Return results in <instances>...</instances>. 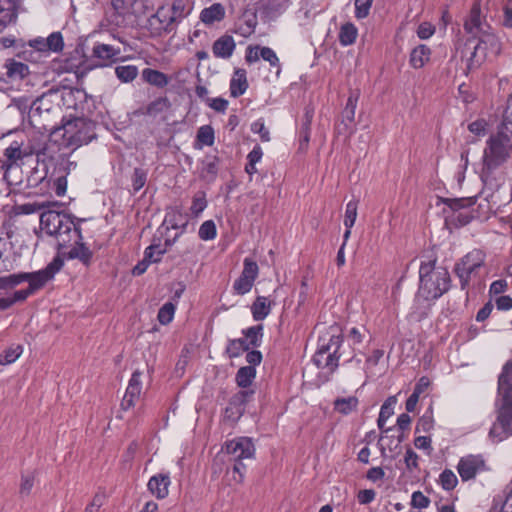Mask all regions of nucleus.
Returning a JSON list of instances; mask_svg holds the SVG:
<instances>
[{"instance_id":"54","label":"nucleus","mask_w":512,"mask_h":512,"mask_svg":"<svg viewBox=\"0 0 512 512\" xmlns=\"http://www.w3.org/2000/svg\"><path fill=\"white\" fill-rule=\"evenodd\" d=\"M147 181V172L141 168H135L132 176V187L136 193L141 190Z\"/></svg>"},{"instance_id":"25","label":"nucleus","mask_w":512,"mask_h":512,"mask_svg":"<svg viewBox=\"0 0 512 512\" xmlns=\"http://www.w3.org/2000/svg\"><path fill=\"white\" fill-rule=\"evenodd\" d=\"M226 10L221 3H213L211 6L204 8L200 13V20L205 25H213L225 18Z\"/></svg>"},{"instance_id":"27","label":"nucleus","mask_w":512,"mask_h":512,"mask_svg":"<svg viewBox=\"0 0 512 512\" xmlns=\"http://www.w3.org/2000/svg\"><path fill=\"white\" fill-rule=\"evenodd\" d=\"M4 67L7 78L11 81L22 80L29 74L28 65L15 59H7Z\"/></svg>"},{"instance_id":"23","label":"nucleus","mask_w":512,"mask_h":512,"mask_svg":"<svg viewBox=\"0 0 512 512\" xmlns=\"http://www.w3.org/2000/svg\"><path fill=\"white\" fill-rule=\"evenodd\" d=\"M464 29L468 34H479L483 30L482 18H481V6L479 2H475L470 10V13L464 21Z\"/></svg>"},{"instance_id":"2","label":"nucleus","mask_w":512,"mask_h":512,"mask_svg":"<svg viewBox=\"0 0 512 512\" xmlns=\"http://www.w3.org/2000/svg\"><path fill=\"white\" fill-rule=\"evenodd\" d=\"M437 258L432 257L422 261L419 267L418 295L427 301H435L447 293L452 280L445 267H437Z\"/></svg>"},{"instance_id":"6","label":"nucleus","mask_w":512,"mask_h":512,"mask_svg":"<svg viewBox=\"0 0 512 512\" xmlns=\"http://www.w3.org/2000/svg\"><path fill=\"white\" fill-rule=\"evenodd\" d=\"M343 343V335L329 334V338H319L318 348L314 355V363L318 367L326 368L330 373H334L339 366L341 353L339 349Z\"/></svg>"},{"instance_id":"41","label":"nucleus","mask_w":512,"mask_h":512,"mask_svg":"<svg viewBox=\"0 0 512 512\" xmlns=\"http://www.w3.org/2000/svg\"><path fill=\"white\" fill-rule=\"evenodd\" d=\"M196 142L199 144V149H201L203 146H212L215 142V133L212 126H201L197 131Z\"/></svg>"},{"instance_id":"63","label":"nucleus","mask_w":512,"mask_h":512,"mask_svg":"<svg viewBox=\"0 0 512 512\" xmlns=\"http://www.w3.org/2000/svg\"><path fill=\"white\" fill-rule=\"evenodd\" d=\"M207 104L210 108L215 110L216 112L224 113L228 108V100L222 98V97H216V98H208Z\"/></svg>"},{"instance_id":"39","label":"nucleus","mask_w":512,"mask_h":512,"mask_svg":"<svg viewBox=\"0 0 512 512\" xmlns=\"http://www.w3.org/2000/svg\"><path fill=\"white\" fill-rule=\"evenodd\" d=\"M256 377V368L252 366H243L236 373L235 380L239 387H249Z\"/></svg>"},{"instance_id":"10","label":"nucleus","mask_w":512,"mask_h":512,"mask_svg":"<svg viewBox=\"0 0 512 512\" xmlns=\"http://www.w3.org/2000/svg\"><path fill=\"white\" fill-rule=\"evenodd\" d=\"M64 265L63 259L58 255L56 256L44 269L33 273H23L27 276L26 281L29 283V289L32 293L43 288L47 282L52 280L57 272L61 270Z\"/></svg>"},{"instance_id":"22","label":"nucleus","mask_w":512,"mask_h":512,"mask_svg":"<svg viewBox=\"0 0 512 512\" xmlns=\"http://www.w3.org/2000/svg\"><path fill=\"white\" fill-rule=\"evenodd\" d=\"M111 4L119 15H139L144 12L143 0H112Z\"/></svg>"},{"instance_id":"62","label":"nucleus","mask_w":512,"mask_h":512,"mask_svg":"<svg viewBox=\"0 0 512 512\" xmlns=\"http://www.w3.org/2000/svg\"><path fill=\"white\" fill-rule=\"evenodd\" d=\"M233 479L236 483H242L245 478V474L247 471V467L244 464L243 460H233Z\"/></svg>"},{"instance_id":"13","label":"nucleus","mask_w":512,"mask_h":512,"mask_svg":"<svg viewBox=\"0 0 512 512\" xmlns=\"http://www.w3.org/2000/svg\"><path fill=\"white\" fill-rule=\"evenodd\" d=\"M73 132V126H71V121L66 122L64 125L60 127H55L49 135V139L47 144L44 147H48L46 156L52 158L50 155V151L52 146H57L58 150L62 149H71L75 150L74 141L71 133Z\"/></svg>"},{"instance_id":"40","label":"nucleus","mask_w":512,"mask_h":512,"mask_svg":"<svg viewBox=\"0 0 512 512\" xmlns=\"http://www.w3.org/2000/svg\"><path fill=\"white\" fill-rule=\"evenodd\" d=\"M249 350V345L243 338L230 339L226 346V354L229 358H237L242 355L243 352Z\"/></svg>"},{"instance_id":"45","label":"nucleus","mask_w":512,"mask_h":512,"mask_svg":"<svg viewBox=\"0 0 512 512\" xmlns=\"http://www.w3.org/2000/svg\"><path fill=\"white\" fill-rule=\"evenodd\" d=\"M166 253V248H162L161 243H152L144 251V259L151 263H158Z\"/></svg>"},{"instance_id":"1","label":"nucleus","mask_w":512,"mask_h":512,"mask_svg":"<svg viewBox=\"0 0 512 512\" xmlns=\"http://www.w3.org/2000/svg\"><path fill=\"white\" fill-rule=\"evenodd\" d=\"M40 226L48 235L55 236L58 250H62L72 241H82L84 233L93 234L92 218H76L54 210L44 211L40 215Z\"/></svg>"},{"instance_id":"49","label":"nucleus","mask_w":512,"mask_h":512,"mask_svg":"<svg viewBox=\"0 0 512 512\" xmlns=\"http://www.w3.org/2000/svg\"><path fill=\"white\" fill-rule=\"evenodd\" d=\"M358 201L351 200L346 205L344 226L346 228H352L357 218Z\"/></svg>"},{"instance_id":"46","label":"nucleus","mask_w":512,"mask_h":512,"mask_svg":"<svg viewBox=\"0 0 512 512\" xmlns=\"http://www.w3.org/2000/svg\"><path fill=\"white\" fill-rule=\"evenodd\" d=\"M27 276L23 273L10 274L0 277V289H12L26 281Z\"/></svg>"},{"instance_id":"56","label":"nucleus","mask_w":512,"mask_h":512,"mask_svg":"<svg viewBox=\"0 0 512 512\" xmlns=\"http://www.w3.org/2000/svg\"><path fill=\"white\" fill-rule=\"evenodd\" d=\"M47 46L48 50L58 52L63 49L64 43L61 33L54 32L52 33L44 43Z\"/></svg>"},{"instance_id":"50","label":"nucleus","mask_w":512,"mask_h":512,"mask_svg":"<svg viewBox=\"0 0 512 512\" xmlns=\"http://www.w3.org/2000/svg\"><path fill=\"white\" fill-rule=\"evenodd\" d=\"M475 202L476 198L474 197L445 199L444 201V203L453 211H458L463 208L471 207L475 204Z\"/></svg>"},{"instance_id":"48","label":"nucleus","mask_w":512,"mask_h":512,"mask_svg":"<svg viewBox=\"0 0 512 512\" xmlns=\"http://www.w3.org/2000/svg\"><path fill=\"white\" fill-rule=\"evenodd\" d=\"M198 235L203 241L213 240L217 235V229L214 221H204L199 228Z\"/></svg>"},{"instance_id":"28","label":"nucleus","mask_w":512,"mask_h":512,"mask_svg":"<svg viewBox=\"0 0 512 512\" xmlns=\"http://www.w3.org/2000/svg\"><path fill=\"white\" fill-rule=\"evenodd\" d=\"M430 57L431 49L425 44H419L412 49L409 63L414 69H421L429 62Z\"/></svg>"},{"instance_id":"51","label":"nucleus","mask_w":512,"mask_h":512,"mask_svg":"<svg viewBox=\"0 0 512 512\" xmlns=\"http://www.w3.org/2000/svg\"><path fill=\"white\" fill-rule=\"evenodd\" d=\"M22 351L23 350L20 345L8 348L0 355V365H8L15 362L22 354Z\"/></svg>"},{"instance_id":"34","label":"nucleus","mask_w":512,"mask_h":512,"mask_svg":"<svg viewBox=\"0 0 512 512\" xmlns=\"http://www.w3.org/2000/svg\"><path fill=\"white\" fill-rule=\"evenodd\" d=\"M263 329V325L258 324L242 330V334L244 335L243 339L248 343L249 349L258 348L261 346L263 339Z\"/></svg>"},{"instance_id":"44","label":"nucleus","mask_w":512,"mask_h":512,"mask_svg":"<svg viewBox=\"0 0 512 512\" xmlns=\"http://www.w3.org/2000/svg\"><path fill=\"white\" fill-rule=\"evenodd\" d=\"M175 312L176 304L170 301L166 302L163 306L160 307L157 314V320L161 325H168L173 321Z\"/></svg>"},{"instance_id":"12","label":"nucleus","mask_w":512,"mask_h":512,"mask_svg":"<svg viewBox=\"0 0 512 512\" xmlns=\"http://www.w3.org/2000/svg\"><path fill=\"white\" fill-rule=\"evenodd\" d=\"M258 274L259 267L256 261L251 258H245L243 261V270L233 283L234 292L237 295H245L250 292Z\"/></svg>"},{"instance_id":"18","label":"nucleus","mask_w":512,"mask_h":512,"mask_svg":"<svg viewBox=\"0 0 512 512\" xmlns=\"http://www.w3.org/2000/svg\"><path fill=\"white\" fill-rule=\"evenodd\" d=\"M21 0H0V32L16 23Z\"/></svg>"},{"instance_id":"47","label":"nucleus","mask_w":512,"mask_h":512,"mask_svg":"<svg viewBox=\"0 0 512 512\" xmlns=\"http://www.w3.org/2000/svg\"><path fill=\"white\" fill-rule=\"evenodd\" d=\"M439 482L444 490L450 491L456 487L458 484V479L452 470L445 469L439 476Z\"/></svg>"},{"instance_id":"19","label":"nucleus","mask_w":512,"mask_h":512,"mask_svg":"<svg viewBox=\"0 0 512 512\" xmlns=\"http://www.w3.org/2000/svg\"><path fill=\"white\" fill-rule=\"evenodd\" d=\"M171 484L170 476L168 473H159L152 476L148 483L147 488L152 495L158 499H164L169 494V486Z\"/></svg>"},{"instance_id":"33","label":"nucleus","mask_w":512,"mask_h":512,"mask_svg":"<svg viewBox=\"0 0 512 512\" xmlns=\"http://www.w3.org/2000/svg\"><path fill=\"white\" fill-rule=\"evenodd\" d=\"M357 37L358 29L352 22H346L340 27L338 40L341 46L346 47L354 44Z\"/></svg>"},{"instance_id":"31","label":"nucleus","mask_w":512,"mask_h":512,"mask_svg":"<svg viewBox=\"0 0 512 512\" xmlns=\"http://www.w3.org/2000/svg\"><path fill=\"white\" fill-rule=\"evenodd\" d=\"M77 245L71 248L67 253L63 252L69 259H79L84 265L91 263L93 252L84 245L82 241H74Z\"/></svg>"},{"instance_id":"20","label":"nucleus","mask_w":512,"mask_h":512,"mask_svg":"<svg viewBox=\"0 0 512 512\" xmlns=\"http://www.w3.org/2000/svg\"><path fill=\"white\" fill-rule=\"evenodd\" d=\"M314 117V108L306 106L299 129V149L305 151L308 148L311 136V124Z\"/></svg>"},{"instance_id":"8","label":"nucleus","mask_w":512,"mask_h":512,"mask_svg":"<svg viewBox=\"0 0 512 512\" xmlns=\"http://www.w3.org/2000/svg\"><path fill=\"white\" fill-rule=\"evenodd\" d=\"M48 147L36 150L32 144L25 145L23 142L13 141L5 150V161L3 167L10 169L23 164V160L32 155L37 156L40 161L42 156H46Z\"/></svg>"},{"instance_id":"35","label":"nucleus","mask_w":512,"mask_h":512,"mask_svg":"<svg viewBox=\"0 0 512 512\" xmlns=\"http://www.w3.org/2000/svg\"><path fill=\"white\" fill-rule=\"evenodd\" d=\"M220 159L215 155L206 156L202 163L201 175L209 181L215 180L219 170Z\"/></svg>"},{"instance_id":"61","label":"nucleus","mask_w":512,"mask_h":512,"mask_svg":"<svg viewBox=\"0 0 512 512\" xmlns=\"http://www.w3.org/2000/svg\"><path fill=\"white\" fill-rule=\"evenodd\" d=\"M430 499L425 496L421 491H415L411 497V505L414 508L423 509L428 507Z\"/></svg>"},{"instance_id":"21","label":"nucleus","mask_w":512,"mask_h":512,"mask_svg":"<svg viewBox=\"0 0 512 512\" xmlns=\"http://www.w3.org/2000/svg\"><path fill=\"white\" fill-rule=\"evenodd\" d=\"M236 43L232 36L222 35L212 45V52L216 58L228 59L232 56Z\"/></svg>"},{"instance_id":"29","label":"nucleus","mask_w":512,"mask_h":512,"mask_svg":"<svg viewBox=\"0 0 512 512\" xmlns=\"http://www.w3.org/2000/svg\"><path fill=\"white\" fill-rule=\"evenodd\" d=\"M273 302L265 296H258L251 305L252 317L255 321L264 320L271 312Z\"/></svg>"},{"instance_id":"55","label":"nucleus","mask_w":512,"mask_h":512,"mask_svg":"<svg viewBox=\"0 0 512 512\" xmlns=\"http://www.w3.org/2000/svg\"><path fill=\"white\" fill-rule=\"evenodd\" d=\"M374 0H355V17L357 19L366 18L372 7Z\"/></svg>"},{"instance_id":"11","label":"nucleus","mask_w":512,"mask_h":512,"mask_svg":"<svg viewBox=\"0 0 512 512\" xmlns=\"http://www.w3.org/2000/svg\"><path fill=\"white\" fill-rule=\"evenodd\" d=\"M456 469L461 480L467 482L475 479L478 474L487 471L488 467L481 454H469L460 458Z\"/></svg>"},{"instance_id":"38","label":"nucleus","mask_w":512,"mask_h":512,"mask_svg":"<svg viewBox=\"0 0 512 512\" xmlns=\"http://www.w3.org/2000/svg\"><path fill=\"white\" fill-rule=\"evenodd\" d=\"M358 398L355 396H349L347 398H337L334 400V410L342 415H348L355 411L358 406Z\"/></svg>"},{"instance_id":"32","label":"nucleus","mask_w":512,"mask_h":512,"mask_svg":"<svg viewBox=\"0 0 512 512\" xmlns=\"http://www.w3.org/2000/svg\"><path fill=\"white\" fill-rule=\"evenodd\" d=\"M142 78L145 82L157 88H163L169 83V77L165 73L152 68L143 69Z\"/></svg>"},{"instance_id":"59","label":"nucleus","mask_w":512,"mask_h":512,"mask_svg":"<svg viewBox=\"0 0 512 512\" xmlns=\"http://www.w3.org/2000/svg\"><path fill=\"white\" fill-rule=\"evenodd\" d=\"M260 57L267 61L272 67L280 68V60L274 50L270 47L260 48Z\"/></svg>"},{"instance_id":"7","label":"nucleus","mask_w":512,"mask_h":512,"mask_svg":"<svg viewBox=\"0 0 512 512\" xmlns=\"http://www.w3.org/2000/svg\"><path fill=\"white\" fill-rule=\"evenodd\" d=\"M485 253L480 249H473L454 265L453 271L459 279L461 290H467L473 279L479 276V271L485 265Z\"/></svg>"},{"instance_id":"53","label":"nucleus","mask_w":512,"mask_h":512,"mask_svg":"<svg viewBox=\"0 0 512 512\" xmlns=\"http://www.w3.org/2000/svg\"><path fill=\"white\" fill-rule=\"evenodd\" d=\"M206 207H207V200L205 197V193H203V192L197 193L193 197V200H192V205L190 207L191 213L197 217L204 211V209Z\"/></svg>"},{"instance_id":"26","label":"nucleus","mask_w":512,"mask_h":512,"mask_svg":"<svg viewBox=\"0 0 512 512\" xmlns=\"http://www.w3.org/2000/svg\"><path fill=\"white\" fill-rule=\"evenodd\" d=\"M58 89L51 88L47 92L43 93L39 96L31 106V110L33 113L38 115H42L43 113H48L53 109V100L52 97L56 96L58 93Z\"/></svg>"},{"instance_id":"5","label":"nucleus","mask_w":512,"mask_h":512,"mask_svg":"<svg viewBox=\"0 0 512 512\" xmlns=\"http://www.w3.org/2000/svg\"><path fill=\"white\" fill-rule=\"evenodd\" d=\"M502 50V43L499 37L493 32L490 26L479 33V40L467 61V69L478 68L487 58L497 57Z\"/></svg>"},{"instance_id":"37","label":"nucleus","mask_w":512,"mask_h":512,"mask_svg":"<svg viewBox=\"0 0 512 512\" xmlns=\"http://www.w3.org/2000/svg\"><path fill=\"white\" fill-rule=\"evenodd\" d=\"M411 424V417L407 413H402L397 418V426L400 430V433L397 436L391 435V441L388 445L390 451H392V444H395V449L400 445V443L404 440V431L408 430Z\"/></svg>"},{"instance_id":"52","label":"nucleus","mask_w":512,"mask_h":512,"mask_svg":"<svg viewBox=\"0 0 512 512\" xmlns=\"http://www.w3.org/2000/svg\"><path fill=\"white\" fill-rule=\"evenodd\" d=\"M182 220V214L177 208H171L166 212L164 223L168 225V228L178 229L183 226L180 221Z\"/></svg>"},{"instance_id":"58","label":"nucleus","mask_w":512,"mask_h":512,"mask_svg":"<svg viewBox=\"0 0 512 512\" xmlns=\"http://www.w3.org/2000/svg\"><path fill=\"white\" fill-rule=\"evenodd\" d=\"M169 100L166 97H160L154 101H152L147 106V113L150 115H155L162 112L165 108H168Z\"/></svg>"},{"instance_id":"42","label":"nucleus","mask_w":512,"mask_h":512,"mask_svg":"<svg viewBox=\"0 0 512 512\" xmlns=\"http://www.w3.org/2000/svg\"><path fill=\"white\" fill-rule=\"evenodd\" d=\"M359 99V93H351L347 99L346 105L342 111L343 121L349 124L354 122L355 111Z\"/></svg>"},{"instance_id":"15","label":"nucleus","mask_w":512,"mask_h":512,"mask_svg":"<svg viewBox=\"0 0 512 512\" xmlns=\"http://www.w3.org/2000/svg\"><path fill=\"white\" fill-rule=\"evenodd\" d=\"M226 452L233 460L253 459L255 457V446L249 437H238L226 442Z\"/></svg>"},{"instance_id":"36","label":"nucleus","mask_w":512,"mask_h":512,"mask_svg":"<svg viewBox=\"0 0 512 512\" xmlns=\"http://www.w3.org/2000/svg\"><path fill=\"white\" fill-rule=\"evenodd\" d=\"M392 397L388 398L383 405L380 408V413L377 419V425L378 428L382 431V433H389L392 432L393 428H384L386 421L392 416L394 413L393 411V404L395 401H392Z\"/></svg>"},{"instance_id":"9","label":"nucleus","mask_w":512,"mask_h":512,"mask_svg":"<svg viewBox=\"0 0 512 512\" xmlns=\"http://www.w3.org/2000/svg\"><path fill=\"white\" fill-rule=\"evenodd\" d=\"M174 16L167 6H160L157 11L151 15L144 25L151 37H160L163 34L170 33L174 28Z\"/></svg>"},{"instance_id":"3","label":"nucleus","mask_w":512,"mask_h":512,"mask_svg":"<svg viewBox=\"0 0 512 512\" xmlns=\"http://www.w3.org/2000/svg\"><path fill=\"white\" fill-rule=\"evenodd\" d=\"M498 392L503 397V405L489 434L502 441L512 435V359L504 364L498 377Z\"/></svg>"},{"instance_id":"14","label":"nucleus","mask_w":512,"mask_h":512,"mask_svg":"<svg viewBox=\"0 0 512 512\" xmlns=\"http://www.w3.org/2000/svg\"><path fill=\"white\" fill-rule=\"evenodd\" d=\"M71 126L75 149L90 143L96 137V124L92 120L76 118L71 121Z\"/></svg>"},{"instance_id":"24","label":"nucleus","mask_w":512,"mask_h":512,"mask_svg":"<svg viewBox=\"0 0 512 512\" xmlns=\"http://www.w3.org/2000/svg\"><path fill=\"white\" fill-rule=\"evenodd\" d=\"M247 72L245 69L236 68L230 80V95L233 98L242 96L248 89Z\"/></svg>"},{"instance_id":"17","label":"nucleus","mask_w":512,"mask_h":512,"mask_svg":"<svg viewBox=\"0 0 512 512\" xmlns=\"http://www.w3.org/2000/svg\"><path fill=\"white\" fill-rule=\"evenodd\" d=\"M141 375L142 373L136 370L133 372L129 380L125 395L121 403V406L124 410H128L129 408L133 407L135 402L140 397L142 390Z\"/></svg>"},{"instance_id":"57","label":"nucleus","mask_w":512,"mask_h":512,"mask_svg":"<svg viewBox=\"0 0 512 512\" xmlns=\"http://www.w3.org/2000/svg\"><path fill=\"white\" fill-rule=\"evenodd\" d=\"M251 131L260 136L261 141H270V132L266 128L265 123L262 119H258L251 124Z\"/></svg>"},{"instance_id":"4","label":"nucleus","mask_w":512,"mask_h":512,"mask_svg":"<svg viewBox=\"0 0 512 512\" xmlns=\"http://www.w3.org/2000/svg\"><path fill=\"white\" fill-rule=\"evenodd\" d=\"M512 156V138L502 133L491 135L486 141L483 151V163L480 172L481 180L491 184L494 180L493 173Z\"/></svg>"},{"instance_id":"16","label":"nucleus","mask_w":512,"mask_h":512,"mask_svg":"<svg viewBox=\"0 0 512 512\" xmlns=\"http://www.w3.org/2000/svg\"><path fill=\"white\" fill-rule=\"evenodd\" d=\"M253 394V391H239L234 394L229 402L227 407L225 408L224 417L225 419L236 422L243 415L245 410V405L247 399L250 395Z\"/></svg>"},{"instance_id":"30","label":"nucleus","mask_w":512,"mask_h":512,"mask_svg":"<svg viewBox=\"0 0 512 512\" xmlns=\"http://www.w3.org/2000/svg\"><path fill=\"white\" fill-rule=\"evenodd\" d=\"M120 49L107 44H98V67H106L115 63L118 59Z\"/></svg>"},{"instance_id":"60","label":"nucleus","mask_w":512,"mask_h":512,"mask_svg":"<svg viewBox=\"0 0 512 512\" xmlns=\"http://www.w3.org/2000/svg\"><path fill=\"white\" fill-rule=\"evenodd\" d=\"M48 206H49L48 202L25 203V204L19 205L17 209H18L19 213L29 215V214H34Z\"/></svg>"},{"instance_id":"64","label":"nucleus","mask_w":512,"mask_h":512,"mask_svg":"<svg viewBox=\"0 0 512 512\" xmlns=\"http://www.w3.org/2000/svg\"><path fill=\"white\" fill-rule=\"evenodd\" d=\"M435 33V26L429 22H423L418 26L417 36L422 39H429Z\"/></svg>"},{"instance_id":"43","label":"nucleus","mask_w":512,"mask_h":512,"mask_svg":"<svg viewBox=\"0 0 512 512\" xmlns=\"http://www.w3.org/2000/svg\"><path fill=\"white\" fill-rule=\"evenodd\" d=\"M117 78L123 83L132 82L138 75V68L135 65H123L115 68Z\"/></svg>"}]
</instances>
